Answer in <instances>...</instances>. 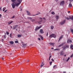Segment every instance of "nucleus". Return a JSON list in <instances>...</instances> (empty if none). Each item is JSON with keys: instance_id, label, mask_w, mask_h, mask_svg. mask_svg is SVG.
<instances>
[{"instance_id": "1", "label": "nucleus", "mask_w": 73, "mask_h": 73, "mask_svg": "<svg viewBox=\"0 0 73 73\" xmlns=\"http://www.w3.org/2000/svg\"><path fill=\"white\" fill-rule=\"evenodd\" d=\"M20 4V3H13L11 4L12 6V7L13 8H15V6H16V7H18L19 5Z\"/></svg>"}, {"instance_id": "2", "label": "nucleus", "mask_w": 73, "mask_h": 73, "mask_svg": "<svg viewBox=\"0 0 73 73\" xmlns=\"http://www.w3.org/2000/svg\"><path fill=\"white\" fill-rule=\"evenodd\" d=\"M65 4V1H62L60 2V6H64V5Z\"/></svg>"}, {"instance_id": "3", "label": "nucleus", "mask_w": 73, "mask_h": 73, "mask_svg": "<svg viewBox=\"0 0 73 73\" xmlns=\"http://www.w3.org/2000/svg\"><path fill=\"white\" fill-rule=\"evenodd\" d=\"M18 25H15L13 27V29H16V30L17 31V28H18Z\"/></svg>"}, {"instance_id": "4", "label": "nucleus", "mask_w": 73, "mask_h": 73, "mask_svg": "<svg viewBox=\"0 0 73 73\" xmlns=\"http://www.w3.org/2000/svg\"><path fill=\"white\" fill-rule=\"evenodd\" d=\"M65 21H66V20H64L63 21L61 22L60 24L61 25H64L65 23Z\"/></svg>"}, {"instance_id": "5", "label": "nucleus", "mask_w": 73, "mask_h": 73, "mask_svg": "<svg viewBox=\"0 0 73 73\" xmlns=\"http://www.w3.org/2000/svg\"><path fill=\"white\" fill-rule=\"evenodd\" d=\"M42 27V26H40L39 27H36L35 29V31L38 30L39 29H40Z\"/></svg>"}, {"instance_id": "6", "label": "nucleus", "mask_w": 73, "mask_h": 73, "mask_svg": "<svg viewBox=\"0 0 73 73\" xmlns=\"http://www.w3.org/2000/svg\"><path fill=\"white\" fill-rule=\"evenodd\" d=\"M21 42L23 45V48H25V46L27 45V44H24V43L23 42Z\"/></svg>"}, {"instance_id": "7", "label": "nucleus", "mask_w": 73, "mask_h": 73, "mask_svg": "<svg viewBox=\"0 0 73 73\" xmlns=\"http://www.w3.org/2000/svg\"><path fill=\"white\" fill-rule=\"evenodd\" d=\"M45 64H44V63L43 62H42L41 64H40V68H42V66L44 65Z\"/></svg>"}, {"instance_id": "8", "label": "nucleus", "mask_w": 73, "mask_h": 73, "mask_svg": "<svg viewBox=\"0 0 73 73\" xmlns=\"http://www.w3.org/2000/svg\"><path fill=\"white\" fill-rule=\"evenodd\" d=\"M40 14H41V12H37V13L36 14V15H32V16H36V15H40Z\"/></svg>"}, {"instance_id": "9", "label": "nucleus", "mask_w": 73, "mask_h": 73, "mask_svg": "<svg viewBox=\"0 0 73 73\" xmlns=\"http://www.w3.org/2000/svg\"><path fill=\"white\" fill-rule=\"evenodd\" d=\"M64 51H61L60 52V55H61V56H62V55H64Z\"/></svg>"}, {"instance_id": "10", "label": "nucleus", "mask_w": 73, "mask_h": 73, "mask_svg": "<svg viewBox=\"0 0 73 73\" xmlns=\"http://www.w3.org/2000/svg\"><path fill=\"white\" fill-rule=\"evenodd\" d=\"M68 7L69 8H71L72 7V5L71 4V3L70 2L69 3Z\"/></svg>"}, {"instance_id": "11", "label": "nucleus", "mask_w": 73, "mask_h": 73, "mask_svg": "<svg viewBox=\"0 0 73 73\" xmlns=\"http://www.w3.org/2000/svg\"><path fill=\"white\" fill-rule=\"evenodd\" d=\"M64 43H63L62 44H60V45H59L58 46V47L60 48V47H61V46H63V45H64Z\"/></svg>"}, {"instance_id": "12", "label": "nucleus", "mask_w": 73, "mask_h": 73, "mask_svg": "<svg viewBox=\"0 0 73 73\" xmlns=\"http://www.w3.org/2000/svg\"><path fill=\"white\" fill-rule=\"evenodd\" d=\"M72 42V41L68 39L67 40V43H69V42Z\"/></svg>"}, {"instance_id": "13", "label": "nucleus", "mask_w": 73, "mask_h": 73, "mask_svg": "<svg viewBox=\"0 0 73 73\" xmlns=\"http://www.w3.org/2000/svg\"><path fill=\"white\" fill-rule=\"evenodd\" d=\"M63 37V35H62L61 36H60L59 39V40L58 41V42L60 41V40H61L62 38Z\"/></svg>"}, {"instance_id": "14", "label": "nucleus", "mask_w": 73, "mask_h": 73, "mask_svg": "<svg viewBox=\"0 0 73 73\" xmlns=\"http://www.w3.org/2000/svg\"><path fill=\"white\" fill-rule=\"evenodd\" d=\"M69 17L70 18V19L73 20V16H69Z\"/></svg>"}, {"instance_id": "15", "label": "nucleus", "mask_w": 73, "mask_h": 73, "mask_svg": "<svg viewBox=\"0 0 73 73\" xmlns=\"http://www.w3.org/2000/svg\"><path fill=\"white\" fill-rule=\"evenodd\" d=\"M52 37H54V38H56V35L54 34H52Z\"/></svg>"}, {"instance_id": "16", "label": "nucleus", "mask_w": 73, "mask_h": 73, "mask_svg": "<svg viewBox=\"0 0 73 73\" xmlns=\"http://www.w3.org/2000/svg\"><path fill=\"white\" fill-rule=\"evenodd\" d=\"M13 21H9L8 23V25H10L11 24H12V23H13Z\"/></svg>"}, {"instance_id": "17", "label": "nucleus", "mask_w": 73, "mask_h": 73, "mask_svg": "<svg viewBox=\"0 0 73 73\" xmlns=\"http://www.w3.org/2000/svg\"><path fill=\"white\" fill-rule=\"evenodd\" d=\"M22 1V0H17V2L19 3H20V4H21V3Z\"/></svg>"}, {"instance_id": "18", "label": "nucleus", "mask_w": 73, "mask_h": 73, "mask_svg": "<svg viewBox=\"0 0 73 73\" xmlns=\"http://www.w3.org/2000/svg\"><path fill=\"white\" fill-rule=\"evenodd\" d=\"M40 33H44V32H43V30L42 29H41L40 31Z\"/></svg>"}, {"instance_id": "19", "label": "nucleus", "mask_w": 73, "mask_h": 73, "mask_svg": "<svg viewBox=\"0 0 73 73\" xmlns=\"http://www.w3.org/2000/svg\"><path fill=\"white\" fill-rule=\"evenodd\" d=\"M39 37H40L42 40H43V37H42V36L40 35H39Z\"/></svg>"}, {"instance_id": "20", "label": "nucleus", "mask_w": 73, "mask_h": 73, "mask_svg": "<svg viewBox=\"0 0 73 73\" xmlns=\"http://www.w3.org/2000/svg\"><path fill=\"white\" fill-rule=\"evenodd\" d=\"M27 14L28 15H31V13H30V12H29V11H27Z\"/></svg>"}, {"instance_id": "21", "label": "nucleus", "mask_w": 73, "mask_h": 73, "mask_svg": "<svg viewBox=\"0 0 73 73\" xmlns=\"http://www.w3.org/2000/svg\"><path fill=\"white\" fill-rule=\"evenodd\" d=\"M54 43H49V44H50V45H52V46H53V45H54Z\"/></svg>"}, {"instance_id": "22", "label": "nucleus", "mask_w": 73, "mask_h": 73, "mask_svg": "<svg viewBox=\"0 0 73 73\" xmlns=\"http://www.w3.org/2000/svg\"><path fill=\"white\" fill-rule=\"evenodd\" d=\"M12 2H13V4H14V3H15L16 2H15V1H16V0H11Z\"/></svg>"}, {"instance_id": "23", "label": "nucleus", "mask_w": 73, "mask_h": 73, "mask_svg": "<svg viewBox=\"0 0 73 73\" xmlns=\"http://www.w3.org/2000/svg\"><path fill=\"white\" fill-rule=\"evenodd\" d=\"M49 37H50V38H52V37H53V34H52L50 35Z\"/></svg>"}, {"instance_id": "24", "label": "nucleus", "mask_w": 73, "mask_h": 73, "mask_svg": "<svg viewBox=\"0 0 73 73\" xmlns=\"http://www.w3.org/2000/svg\"><path fill=\"white\" fill-rule=\"evenodd\" d=\"M9 42L10 44H13V43H14V42L12 41H11Z\"/></svg>"}, {"instance_id": "25", "label": "nucleus", "mask_w": 73, "mask_h": 73, "mask_svg": "<svg viewBox=\"0 0 73 73\" xmlns=\"http://www.w3.org/2000/svg\"><path fill=\"white\" fill-rule=\"evenodd\" d=\"M5 9H6V7H4L3 9V12H4Z\"/></svg>"}, {"instance_id": "26", "label": "nucleus", "mask_w": 73, "mask_h": 73, "mask_svg": "<svg viewBox=\"0 0 73 73\" xmlns=\"http://www.w3.org/2000/svg\"><path fill=\"white\" fill-rule=\"evenodd\" d=\"M17 36L18 37H21L22 36L21 35H17Z\"/></svg>"}, {"instance_id": "27", "label": "nucleus", "mask_w": 73, "mask_h": 73, "mask_svg": "<svg viewBox=\"0 0 73 73\" xmlns=\"http://www.w3.org/2000/svg\"><path fill=\"white\" fill-rule=\"evenodd\" d=\"M70 59V58L69 57L68 58L67 60L66 61V62H68L69 60Z\"/></svg>"}, {"instance_id": "28", "label": "nucleus", "mask_w": 73, "mask_h": 73, "mask_svg": "<svg viewBox=\"0 0 73 73\" xmlns=\"http://www.w3.org/2000/svg\"><path fill=\"white\" fill-rule=\"evenodd\" d=\"M27 18L28 19H29L30 20H31V21L32 20V18L31 17H28Z\"/></svg>"}, {"instance_id": "29", "label": "nucleus", "mask_w": 73, "mask_h": 73, "mask_svg": "<svg viewBox=\"0 0 73 73\" xmlns=\"http://www.w3.org/2000/svg\"><path fill=\"white\" fill-rule=\"evenodd\" d=\"M50 28H51V29H53L54 28V27H53V26L51 25L50 26Z\"/></svg>"}, {"instance_id": "30", "label": "nucleus", "mask_w": 73, "mask_h": 73, "mask_svg": "<svg viewBox=\"0 0 73 73\" xmlns=\"http://www.w3.org/2000/svg\"><path fill=\"white\" fill-rule=\"evenodd\" d=\"M65 19H67V20H69V19H70V18H69L68 17H65Z\"/></svg>"}, {"instance_id": "31", "label": "nucleus", "mask_w": 73, "mask_h": 73, "mask_svg": "<svg viewBox=\"0 0 73 73\" xmlns=\"http://www.w3.org/2000/svg\"><path fill=\"white\" fill-rule=\"evenodd\" d=\"M51 14H52V15H55V13L53 11H52Z\"/></svg>"}, {"instance_id": "32", "label": "nucleus", "mask_w": 73, "mask_h": 73, "mask_svg": "<svg viewBox=\"0 0 73 73\" xmlns=\"http://www.w3.org/2000/svg\"><path fill=\"white\" fill-rule=\"evenodd\" d=\"M59 17L58 16H56V18L57 19H58Z\"/></svg>"}, {"instance_id": "33", "label": "nucleus", "mask_w": 73, "mask_h": 73, "mask_svg": "<svg viewBox=\"0 0 73 73\" xmlns=\"http://www.w3.org/2000/svg\"><path fill=\"white\" fill-rule=\"evenodd\" d=\"M70 30L71 32H72V33H73V29H70Z\"/></svg>"}, {"instance_id": "34", "label": "nucleus", "mask_w": 73, "mask_h": 73, "mask_svg": "<svg viewBox=\"0 0 73 73\" xmlns=\"http://www.w3.org/2000/svg\"><path fill=\"white\" fill-rule=\"evenodd\" d=\"M60 49L59 48H56L54 50H58Z\"/></svg>"}, {"instance_id": "35", "label": "nucleus", "mask_w": 73, "mask_h": 73, "mask_svg": "<svg viewBox=\"0 0 73 73\" xmlns=\"http://www.w3.org/2000/svg\"><path fill=\"white\" fill-rule=\"evenodd\" d=\"M15 43H17L18 44L19 43V41H18L16 40L15 41Z\"/></svg>"}, {"instance_id": "36", "label": "nucleus", "mask_w": 73, "mask_h": 73, "mask_svg": "<svg viewBox=\"0 0 73 73\" xmlns=\"http://www.w3.org/2000/svg\"><path fill=\"white\" fill-rule=\"evenodd\" d=\"M73 57V54H72L70 56V57L72 58Z\"/></svg>"}, {"instance_id": "37", "label": "nucleus", "mask_w": 73, "mask_h": 73, "mask_svg": "<svg viewBox=\"0 0 73 73\" xmlns=\"http://www.w3.org/2000/svg\"><path fill=\"white\" fill-rule=\"evenodd\" d=\"M70 48H72V49H73V45H71L70 46Z\"/></svg>"}, {"instance_id": "38", "label": "nucleus", "mask_w": 73, "mask_h": 73, "mask_svg": "<svg viewBox=\"0 0 73 73\" xmlns=\"http://www.w3.org/2000/svg\"><path fill=\"white\" fill-rule=\"evenodd\" d=\"M6 33H7V35H9V33H8V32H7V31H6Z\"/></svg>"}, {"instance_id": "39", "label": "nucleus", "mask_w": 73, "mask_h": 73, "mask_svg": "<svg viewBox=\"0 0 73 73\" xmlns=\"http://www.w3.org/2000/svg\"><path fill=\"white\" fill-rule=\"evenodd\" d=\"M66 48H69V46L68 45H67L66 46Z\"/></svg>"}, {"instance_id": "40", "label": "nucleus", "mask_w": 73, "mask_h": 73, "mask_svg": "<svg viewBox=\"0 0 73 73\" xmlns=\"http://www.w3.org/2000/svg\"><path fill=\"white\" fill-rule=\"evenodd\" d=\"M42 18L40 17H39V19H40V20H42Z\"/></svg>"}, {"instance_id": "41", "label": "nucleus", "mask_w": 73, "mask_h": 73, "mask_svg": "<svg viewBox=\"0 0 73 73\" xmlns=\"http://www.w3.org/2000/svg\"><path fill=\"white\" fill-rule=\"evenodd\" d=\"M65 49H66V47H64L63 48V50H65Z\"/></svg>"}, {"instance_id": "42", "label": "nucleus", "mask_w": 73, "mask_h": 73, "mask_svg": "<svg viewBox=\"0 0 73 73\" xmlns=\"http://www.w3.org/2000/svg\"><path fill=\"white\" fill-rule=\"evenodd\" d=\"M3 37L5 38H6V37L5 36V35H4Z\"/></svg>"}, {"instance_id": "43", "label": "nucleus", "mask_w": 73, "mask_h": 73, "mask_svg": "<svg viewBox=\"0 0 73 73\" xmlns=\"http://www.w3.org/2000/svg\"><path fill=\"white\" fill-rule=\"evenodd\" d=\"M38 40H39V41H40V40H41V39L40 38H38Z\"/></svg>"}, {"instance_id": "44", "label": "nucleus", "mask_w": 73, "mask_h": 73, "mask_svg": "<svg viewBox=\"0 0 73 73\" xmlns=\"http://www.w3.org/2000/svg\"><path fill=\"white\" fill-rule=\"evenodd\" d=\"M52 63V62H50V65H51Z\"/></svg>"}, {"instance_id": "45", "label": "nucleus", "mask_w": 73, "mask_h": 73, "mask_svg": "<svg viewBox=\"0 0 73 73\" xmlns=\"http://www.w3.org/2000/svg\"><path fill=\"white\" fill-rule=\"evenodd\" d=\"M56 65H54L53 67V68H55V67H56Z\"/></svg>"}, {"instance_id": "46", "label": "nucleus", "mask_w": 73, "mask_h": 73, "mask_svg": "<svg viewBox=\"0 0 73 73\" xmlns=\"http://www.w3.org/2000/svg\"><path fill=\"white\" fill-rule=\"evenodd\" d=\"M46 35L47 36H48V32H47Z\"/></svg>"}, {"instance_id": "47", "label": "nucleus", "mask_w": 73, "mask_h": 73, "mask_svg": "<svg viewBox=\"0 0 73 73\" xmlns=\"http://www.w3.org/2000/svg\"><path fill=\"white\" fill-rule=\"evenodd\" d=\"M32 21V22H33V21H35V19H33V20H31V21Z\"/></svg>"}, {"instance_id": "48", "label": "nucleus", "mask_w": 73, "mask_h": 73, "mask_svg": "<svg viewBox=\"0 0 73 73\" xmlns=\"http://www.w3.org/2000/svg\"><path fill=\"white\" fill-rule=\"evenodd\" d=\"M43 19H44V20H46V19H45V18H43Z\"/></svg>"}, {"instance_id": "49", "label": "nucleus", "mask_w": 73, "mask_h": 73, "mask_svg": "<svg viewBox=\"0 0 73 73\" xmlns=\"http://www.w3.org/2000/svg\"><path fill=\"white\" fill-rule=\"evenodd\" d=\"M2 7H0V11H2V9H1Z\"/></svg>"}, {"instance_id": "50", "label": "nucleus", "mask_w": 73, "mask_h": 73, "mask_svg": "<svg viewBox=\"0 0 73 73\" xmlns=\"http://www.w3.org/2000/svg\"><path fill=\"white\" fill-rule=\"evenodd\" d=\"M70 1V2H71V1H73V0H69Z\"/></svg>"}, {"instance_id": "51", "label": "nucleus", "mask_w": 73, "mask_h": 73, "mask_svg": "<svg viewBox=\"0 0 73 73\" xmlns=\"http://www.w3.org/2000/svg\"><path fill=\"white\" fill-rule=\"evenodd\" d=\"M12 34H11L10 35V37H11V38H12Z\"/></svg>"}, {"instance_id": "52", "label": "nucleus", "mask_w": 73, "mask_h": 73, "mask_svg": "<svg viewBox=\"0 0 73 73\" xmlns=\"http://www.w3.org/2000/svg\"><path fill=\"white\" fill-rule=\"evenodd\" d=\"M15 16H13L12 17H11V18H15Z\"/></svg>"}, {"instance_id": "53", "label": "nucleus", "mask_w": 73, "mask_h": 73, "mask_svg": "<svg viewBox=\"0 0 73 73\" xmlns=\"http://www.w3.org/2000/svg\"><path fill=\"white\" fill-rule=\"evenodd\" d=\"M51 60L52 61H54V60L53 59H52Z\"/></svg>"}, {"instance_id": "54", "label": "nucleus", "mask_w": 73, "mask_h": 73, "mask_svg": "<svg viewBox=\"0 0 73 73\" xmlns=\"http://www.w3.org/2000/svg\"><path fill=\"white\" fill-rule=\"evenodd\" d=\"M10 27L11 28V29H12V26H11Z\"/></svg>"}, {"instance_id": "55", "label": "nucleus", "mask_w": 73, "mask_h": 73, "mask_svg": "<svg viewBox=\"0 0 73 73\" xmlns=\"http://www.w3.org/2000/svg\"><path fill=\"white\" fill-rule=\"evenodd\" d=\"M7 10H6L5 11H4V12L5 13L7 12Z\"/></svg>"}, {"instance_id": "56", "label": "nucleus", "mask_w": 73, "mask_h": 73, "mask_svg": "<svg viewBox=\"0 0 73 73\" xmlns=\"http://www.w3.org/2000/svg\"><path fill=\"white\" fill-rule=\"evenodd\" d=\"M1 14H0V18H1Z\"/></svg>"}, {"instance_id": "57", "label": "nucleus", "mask_w": 73, "mask_h": 73, "mask_svg": "<svg viewBox=\"0 0 73 73\" xmlns=\"http://www.w3.org/2000/svg\"><path fill=\"white\" fill-rule=\"evenodd\" d=\"M29 60H28L27 61V62H29Z\"/></svg>"}, {"instance_id": "58", "label": "nucleus", "mask_w": 73, "mask_h": 73, "mask_svg": "<svg viewBox=\"0 0 73 73\" xmlns=\"http://www.w3.org/2000/svg\"><path fill=\"white\" fill-rule=\"evenodd\" d=\"M20 72L21 73H23V71H21Z\"/></svg>"}, {"instance_id": "59", "label": "nucleus", "mask_w": 73, "mask_h": 73, "mask_svg": "<svg viewBox=\"0 0 73 73\" xmlns=\"http://www.w3.org/2000/svg\"><path fill=\"white\" fill-rule=\"evenodd\" d=\"M2 60H4V58H3V57H2Z\"/></svg>"}, {"instance_id": "60", "label": "nucleus", "mask_w": 73, "mask_h": 73, "mask_svg": "<svg viewBox=\"0 0 73 73\" xmlns=\"http://www.w3.org/2000/svg\"><path fill=\"white\" fill-rule=\"evenodd\" d=\"M52 57V56H51V55H50V56L49 58H50V57Z\"/></svg>"}, {"instance_id": "61", "label": "nucleus", "mask_w": 73, "mask_h": 73, "mask_svg": "<svg viewBox=\"0 0 73 73\" xmlns=\"http://www.w3.org/2000/svg\"><path fill=\"white\" fill-rule=\"evenodd\" d=\"M68 13H70V11H68Z\"/></svg>"}, {"instance_id": "62", "label": "nucleus", "mask_w": 73, "mask_h": 73, "mask_svg": "<svg viewBox=\"0 0 73 73\" xmlns=\"http://www.w3.org/2000/svg\"><path fill=\"white\" fill-rule=\"evenodd\" d=\"M2 41H4V39H2Z\"/></svg>"}, {"instance_id": "63", "label": "nucleus", "mask_w": 73, "mask_h": 73, "mask_svg": "<svg viewBox=\"0 0 73 73\" xmlns=\"http://www.w3.org/2000/svg\"><path fill=\"white\" fill-rule=\"evenodd\" d=\"M51 49H54V48H51Z\"/></svg>"}, {"instance_id": "64", "label": "nucleus", "mask_w": 73, "mask_h": 73, "mask_svg": "<svg viewBox=\"0 0 73 73\" xmlns=\"http://www.w3.org/2000/svg\"><path fill=\"white\" fill-rule=\"evenodd\" d=\"M63 73H66V72H64Z\"/></svg>"}]
</instances>
